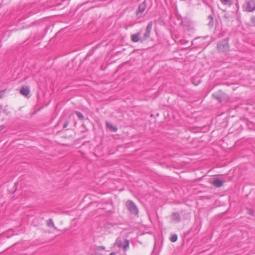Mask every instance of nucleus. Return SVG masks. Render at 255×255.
<instances>
[{
    "instance_id": "20",
    "label": "nucleus",
    "mask_w": 255,
    "mask_h": 255,
    "mask_svg": "<svg viewBox=\"0 0 255 255\" xmlns=\"http://www.w3.org/2000/svg\"><path fill=\"white\" fill-rule=\"evenodd\" d=\"M110 255H116L115 253H111Z\"/></svg>"
},
{
    "instance_id": "21",
    "label": "nucleus",
    "mask_w": 255,
    "mask_h": 255,
    "mask_svg": "<svg viewBox=\"0 0 255 255\" xmlns=\"http://www.w3.org/2000/svg\"><path fill=\"white\" fill-rule=\"evenodd\" d=\"M2 92H0V98L1 97Z\"/></svg>"
},
{
    "instance_id": "12",
    "label": "nucleus",
    "mask_w": 255,
    "mask_h": 255,
    "mask_svg": "<svg viewBox=\"0 0 255 255\" xmlns=\"http://www.w3.org/2000/svg\"><path fill=\"white\" fill-rule=\"evenodd\" d=\"M47 225L48 227H51L54 228L55 229H56V228L54 225V222H53V220L51 219H50L47 221Z\"/></svg>"
},
{
    "instance_id": "10",
    "label": "nucleus",
    "mask_w": 255,
    "mask_h": 255,
    "mask_svg": "<svg viewBox=\"0 0 255 255\" xmlns=\"http://www.w3.org/2000/svg\"><path fill=\"white\" fill-rule=\"evenodd\" d=\"M140 33L134 34L131 36V40L134 42H137L139 40Z\"/></svg>"
},
{
    "instance_id": "16",
    "label": "nucleus",
    "mask_w": 255,
    "mask_h": 255,
    "mask_svg": "<svg viewBox=\"0 0 255 255\" xmlns=\"http://www.w3.org/2000/svg\"><path fill=\"white\" fill-rule=\"evenodd\" d=\"M98 249L104 250H105V247L104 246H99V247H98Z\"/></svg>"
},
{
    "instance_id": "19",
    "label": "nucleus",
    "mask_w": 255,
    "mask_h": 255,
    "mask_svg": "<svg viewBox=\"0 0 255 255\" xmlns=\"http://www.w3.org/2000/svg\"><path fill=\"white\" fill-rule=\"evenodd\" d=\"M68 125V122H66L65 123H64V125H63V128H66Z\"/></svg>"
},
{
    "instance_id": "7",
    "label": "nucleus",
    "mask_w": 255,
    "mask_h": 255,
    "mask_svg": "<svg viewBox=\"0 0 255 255\" xmlns=\"http://www.w3.org/2000/svg\"><path fill=\"white\" fill-rule=\"evenodd\" d=\"M20 93L24 96H27L30 93L29 88L27 86L22 87L20 89Z\"/></svg>"
},
{
    "instance_id": "3",
    "label": "nucleus",
    "mask_w": 255,
    "mask_h": 255,
    "mask_svg": "<svg viewBox=\"0 0 255 255\" xmlns=\"http://www.w3.org/2000/svg\"><path fill=\"white\" fill-rule=\"evenodd\" d=\"M217 48L221 52H227L229 51V46L228 41L226 39L224 41L219 42L217 44Z\"/></svg>"
},
{
    "instance_id": "13",
    "label": "nucleus",
    "mask_w": 255,
    "mask_h": 255,
    "mask_svg": "<svg viewBox=\"0 0 255 255\" xmlns=\"http://www.w3.org/2000/svg\"><path fill=\"white\" fill-rule=\"evenodd\" d=\"M177 235L176 234H173L172 235V236L170 238V240L172 242H175L177 240Z\"/></svg>"
},
{
    "instance_id": "5",
    "label": "nucleus",
    "mask_w": 255,
    "mask_h": 255,
    "mask_svg": "<svg viewBox=\"0 0 255 255\" xmlns=\"http://www.w3.org/2000/svg\"><path fill=\"white\" fill-rule=\"evenodd\" d=\"M129 241L128 239H126L124 242V244L123 245V242L120 239L118 238L115 242V245L119 248H123L124 251H127L129 247Z\"/></svg>"
},
{
    "instance_id": "17",
    "label": "nucleus",
    "mask_w": 255,
    "mask_h": 255,
    "mask_svg": "<svg viewBox=\"0 0 255 255\" xmlns=\"http://www.w3.org/2000/svg\"><path fill=\"white\" fill-rule=\"evenodd\" d=\"M248 213L251 215H254V213H253V212L252 211V210H250V209H249L248 210Z\"/></svg>"
},
{
    "instance_id": "18",
    "label": "nucleus",
    "mask_w": 255,
    "mask_h": 255,
    "mask_svg": "<svg viewBox=\"0 0 255 255\" xmlns=\"http://www.w3.org/2000/svg\"><path fill=\"white\" fill-rule=\"evenodd\" d=\"M221 1L222 3H226L229 1V0H221Z\"/></svg>"
},
{
    "instance_id": "14",
    "label": "nucleus",
    "mask_w": 255,
    "mask_h": 255,
    "mask_svg": "<svg viewBox=\"0 0 255 255\" xmlns=\"http://www.w3.org/2000/svg\"><path fill=\"white\" fill-rule=\"evenodd\" d=\"M75 114H76L77 116L79 118V119L81 120H83L84 118V116L82 113H81L79 112H75Z\"/></svg>"
},
{
    "instance_id": "4",
    "label": "nucleus",
    "mask_w": 255,
    "mask_h": 255,
    "mask_svg": "<svg viewBox=\"0 0 255 255\" xmlns=\"http://www.w3.org/2000/svg\"><path fill=\"white\" fill-rule=\"evenodd\" d=\"M146 6L147 4L145 0L139 5L136 12V16L137 18H140L142 17L143 12L145 11Z\"/></svg>"
},
{
    "instance_id": "9",
    "label": "nucleus",
    "mask_w": 255,
    "mask_h": 255,
    "mask_svg": "<svg viewBox=\"0 0 255 255\" xmlns=\"http://www.w3.org/2000/svg\"><path fill=\"white\" fill-rule=\"evenodd\" d=\"M212 184L216 187H220L223 185V182L222 180L219 179H215L212 182Z\"/></svg>"
},
{
    "instance_id": "1",
    "label": "nucleus",
    "mask_w": 255,
    "mask_h": 255,
    "mask_svg": "<svg viewBox=\"0 0 255 255\" xmlns=\"http://www.w3.org/2000/svg\"><path fill=\"white\" fill-rule=\"evenodd\" d=\"M126 207L129 212L133 215H137L138 210L136 205L131 200H128L126 203Z\"/></svg>"
},
{
    "instance_id": "11",
    "label": "nucleus",
    "mask_w": 255,
    "mask_h": 255,
    "mask_svg": "<svg viewBox=\"0 0 255 255\" xmlns=\"http://www.w3.org/2000/svg\"><path fill=\"white\" fill-rule=\"evenodd\" d=\"M106 125L107 127L110 128L112 131L116 132L117 131V128L114 127L112 123H107Z\"/></svg>"
},
{
    "instance_id": "22",
    "label": "nucleus",
    "mask_w": 255,
    "mask_h": 255,
    "mask_svg": "<svg viewBox=\"0 0 255 255\" xmlns=\"http://www.w3.org/2000/svg\"><path fill=\"white\" fill-rule=\"evenodd\" d=\"M209 17H210L212 19V17L209 16Z\"/></svg>"
},
{
    "instance_id": "6",
    "label": "nucleus",
    "mask_w": 255,
    "mask_h": 255,
    "mask_svg": "<svg viewBox=\"0 0 255 255\" xmlns=\"http://www.w3.org/2000/svg\"><path fill=\"white\" fill-rule=\"evenodd\" d=\"M152 27V22L150 21L148 23L147 25L146 26L145 32L144 34L143 37L144 39H146L149 38L151 32V29Z\"/></svg>"
},
{
    "instance_id": "2",
    "label": "nucleus",
    "mask_w": 255,
    "mask_h": 255,
    "mask_svg": "<svg viewBox=\"0 0 255 255\" xmlns=\"http://www.w3.org/2000/svg\"><path fill=\"white\" fill-rule=\"evenodd\" d=\"M244 10L252 12L255 10V1L254 0H247L243 5Z\"/></svg>"
},
{
    "instance_id": "8",
    "label": "nucleus",
    "mask_w": 255,
    "mask_h": 255,
    "mask_svg": "<svg viewBox=\"0 0 255 255\" xmlns=\"http://www.w3.org/2000/svg\"><path fill=\"white\" fill-rule=\"evenodd\" d=\"M172 221L176 223H179L181 221V217L179 213L177 212H174L172 214Z\"/></svg>"
},
{
    "instance_id": "15",
    "label": "nucleus",
    "mask_w": 255,
    "mask_h": 255,
    "mask_svg": "<svg viewBox=\"0 0 255 255\" xmlns=\"http://www.w3.org/2000/svg\"><path fill=\"white\" fill-rule=\"evenodd\" d=\"M251 21L255 25V16H253L252 17Z\"/></svg>"
}]
</instances>
